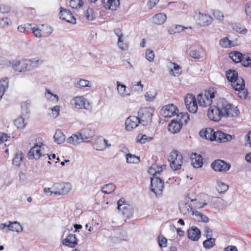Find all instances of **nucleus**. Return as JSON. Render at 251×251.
Returning <instances> with one entry per match:
<instances>
[{
    "label": "nucleus",
    "instance_id": "60",
    "mask_svg": "<svg viewBox=\"0 0 251 251\" xmlns=\"http://www.w3.org/2000/svg\"><path fill=\"white\" fill-rule=\"evenodd\" d=\"M85 15L88 21H93L95 18L94 11L92 8H88L85 12Z\"/></svg>",
    "mask_w": 251,
    "mask_h": 251
},
{
    "label": "nucleus",
    "instance_id": "55",
    "mask_svg": "<svg viewBox=\"0 0 251 251\" xmlns=\"http://www.w3.org/2000/svg\"><path fill=\"white\" fill-rule=\"evenodd\" d=\"M30 106V101L27 100L22 103L21 107L22 108V114H24V112L25 111L26 113H29V108Z\"/></svg>",
    "mask_w": 251,
    "mask_h": 251
},
{
    "label": "nucleus",
    "instance_id": "5",
    "mask_svg": "<svg viewBox=\"0 0 251 251\" xmlns=\"http://www.w3.org/2000/svg\"><path fill=\"white\" fill-rule=\"evenodd\" d=\"M117 209L126 218H130L134 213L133 207L127 203L124 198H121L117 201Z\"/></svg>",
    "mask_w": 251,
    "mask_h": 251
},
{
    "label": "nucleus",
    "instance_id": "30",
    "mask_svg": "<svg viewBox=\"0 0 251 251\" xmlns=\"http://www.w3.org/2000/svg\"><path fill=\"white\" fill-rule=\"evenodd\" d=\"M179 209L180 213L183 215L189 214L192 210L191 206L184 201L179 203Z\"/></svg>",
    "mask_w": 251,
    "mask_h": 251
},
{
    "label": "nucleus",
    "instance_id": "25",
    "mask_svg": "<svg viewBox=\"0 0 251 251\" xmlns=\"http://www.w3.org/2000/svg\"><path fill=\"white\" fill-rule=\"evenodd\" d=\"M103 6L107 9L116 10L120 5V0H107L103 1Z\"/></svg>",
    "mask_w": 251,
    "mask_h": 251
},
{
    "label": "nucleus",
    "instance_id": "34",
    "mask_svg": "<svg viewBox=\"0 0 251 251\" xmlns=\"http://www.w3.org/2000/svg\"><path fill=\"white\" fill-rule=\"evenodd\" d=\"M176 120L182 126L187 123L189 120V116L187 113L181 112L177 114Z\"/></svg>",
    "mask_w": 251,
    "mask_h": 251
},
{
    "label": "nucleus",
    "instance_id": "44",
    "mask_svg": "<svg viewBox=\"0 0 251 251\" xmlns=\"http://www.w3.org/2000/svg\"><path fill=\"white\" fill-rule=\"evenodd\" d=\"M45 97L47 98V99L51 101L56 102L58 100V96L56 94H53L50 90L48 89H46Z\"/></svg>",
    "mask_w": 251,
    "mask_h": 251
},
{
    "label": "nucleus",
    "instance_id": "10",
    "mask_svg": "<svg viewBox=\"0 0 251 251\" xmlns=\"http://www.w3.org/2000/svg\"><path fill=\"white\" fill-rule=\"evenodd\" d=\"M44 60L42 58H34L32 59H24L23 64L25 65V71H30L42 65Z\"/></svg>",
    "mask_w": 251,
    "mask_h": 251
},
{
    "label": "nucleus",
    "instance_id": "3",
    "mask_svg": "<svg viewBox=\"0 0 251 251\" xmlns=\"http://www.w3.org/2000/svg\"><path fill=\"white\" fill-rule=\"evenodd\" d=\"M193 17L198 25L201 26H208L213 21V18L210 15L199 10L195 11Z\"/></svg>",
    "mask_w": 251,
    "mask_h": 251
},
{
    "label": "nucleus",
    "instance_id": "58",
    "mask_svg": "<svg viewBox=\"0 0 251 251\" xmlns=\"http://www.w3.org/2000/svg\"><path fill=\"white\" fill-rule=\"evenodd\" d=\"M145 58L150 62H152L154 58V53L152 50L148 49L145 54Z\"/></svg>",
    "mask_w": 251,
    "mask_h": 251
},
{
    "label": "nucleus",
    "instance_id": "48",
    "mask_svg": "<svg viewBox=\"0 0 251 251\" xmlns=\"http://www.w3.org/2000/svg\"><path fill=\"white\" fill-rule=\"evenodd\" d=\"M216 189L219 193H223L228 190V186L222 181H218Z\"/></svg>",
    "mask_w": 251,
    "mask_h": 251
},
{
    "label": "nucleus",
    "instance_id": "47",
    "mask_svg": "<svg viewBox=\"0 0 251 251\" xmlns=\"http://www.w3.org/2000/svg\"><path fill=\"white\" fill-rule=\"evenodd\" d=\"M191 164L195 168H199L203 165V158H191Z\"/></svg>",
    "mask_w": 251,
    "mask_h": 251
},
{
    "label": "nucleus",
    "instance_id": "7",
    "mask_svg": "<svg viewBox=\"0 0 251 251\" xmlns=\"http://www.w3.org/2000/svg\"><path fill=\"white\" fill-rule=\"evenodd\" d=\"M71 104L77 109L89 110L91 108L89 100L83 96H76L72 98Z\"/></svg>",
    "mask_w": 251,
    "mask_h": 251
},
{
    "label": "nucleus",
    "instance_id": "15",
    "mask_svg": "<svg viewBox=\"0 0 251 251\" xmlns=\"http://www.w3.org/2000/svg\"><path fill=\"white\" fill-rule=\"evenodd\" d=\"M93 148L98 151H102L106 147L111 146L108 144V141L102 137H96L94 141H92Z\"/></svg>",
    "mask_w": 251,
    "mask_h": 251
},
{
    "label": "nucleus",
    "instance_id": "40",
    "mask_svg": "<svg viewBox=\"0 0 251 251\" xmlns=\"http://www.w3.org/2000/svg\"><path fill=\"white\" fill-rule=\"evenodd\" d=\"M9 230L15 232H21L23 230L22 226L17 222H11L8 226Z\"/></svg>",
    "mask_w": 251,
    "mask_h": 251
},
{
    "label": "nucleus",
    "instance_id": "36",
    "mask_svg": "<svg viewBox=\"0 0 251 251\" xmlns=\"http://www.w3.org/2000/svg\"><path fill=\"white\" fill-rule=\"evenodd\" d=\"M153 138L147 136L145 134L139 133L136 137V140L137 142H139L142 144H145L152 140Z\"/></svg>",
    "mask_w": 251,
    "mask_h": 251
},
{
    "label": "nucleus",
    "instance_id": "61",
    "mask_svg": "<svg viewBox=\"0 0 251 251\" xmlns=\"http://www.w3.org/2000/svg\"><path fill=\"white\" fill-rule=\"evenodd\" d=\"M143 88V85H142L141 83V81L139 82H135L134 83L132 84V88L134 91H142Z\"/></svg>",
    "mask_w": 251,
    "mask_h": 251
},
{
    "label": "nucleus",
    "instance_id": "32",
    "mask_svg": "<svg viewBox=\"0 0 251 251\" xmlns=\"http://www.w3.org/2000/svg\"><path fill=\"white\" fill-rule=\"evenodd\" d=\"M229 57L235 63H239L242 61L243 55L239 51H235L230 52L229 53Z\"/></svg>",
    "mask_w": 251,
    "mask_h": 251
},
{
    "label": "nucleus",
    "instance_id": "28",
    "mask_svg": "<svg viewBox=\"0 0 251 251\" xmlns=\"http://www.w3.org/2000/svg\"><path fill=\"white\" fill-rule=\"evenodd\" d=\"M167 19V16L163 13L155 14L152 17L153 23L156 25H161L163 24Z\"/></svg>",
    "mask_w": 251,
    "mask_h": 251
},
{
    "label": "nucleus",
    "instance_id": "54",
    "mask_svg": "<svg viewBox=\"0 0 251 251\" xmlns=\"http://www.w3.org/2000/svg\"><path fill=\"white\" fill-rule=\"evenodd\" d=\"M158 243L160 248L167 247V240L162 235H159L158 237Z\"/></svg>",
    "mask_w": 251,
    "mask_h": 251
},
{
    "label": "nucleus",
    "instance_id": "19",
    "mask_svg": "<svg viewBox=\"0 0 251 251\" xmlns=\"http://www.w3.org/2000/svg\"><path fill=\"white\" fill-rule=\"evenodd\" d=\"M77 241L75 235L70 233L62 240V244L70 248H74L77 245Z\"/></svg>",
    "mask_w": 251,
    "mask_h": 251
},
{
    "label": "nucleus",
    "instance_id": "18",
    "mask_svg": "<svg viewBox=\"0 0 251 251\" xmlns=\"http://www.w3.org/2000/svg\"><path fill=\"white\" fill-rule=\"evenodd\" d=\"M235 136L226 134L222 131L218 130L215 132V139L214 141L220 143H225L231 141Z\"/></svg>",
    "mask_w": 251,
    "mask_h": 251
},
{
    "label": "nucleus",
    "instance_id": "26",
    "mask_svg": "<svg viewBox=\"0 0 251 251\" xmlns=\"http://www.w3.org/2000/svg\"><path fill=\"white\" fill-rule=\"evenodd\" d=\"M182 125L177 120H173L171 123L168 125V130L172 133H175L178 132L182 128Z\"/></svg>",
    "mask_w": 251,
    "mask_h": 251
},
{
    "label": "nucleus",
    "instance_id": "29",
    "mask_svg": "<svg viewBox=\"0 0 251 251\" xmlns=\"http://www.w3.org/2000/svg\"><path fill=\"white\" fill-rule=\"evenodd\" d=\"M24 60L21 61L14 60L11 62V65H12L13 69L17 72H25V65L23 64Z\"/></svg>",
    "mask_w": 251,
    "mask_h": 251
},
{
    "label": "nucleus",
    "instance_id": "20",
    "mask_svg": "<svg viewBox=\"0 0 251 251\" xmlns=\"http://www.w3.org/2000/svg\"><path fill=\"white\" fill-rule=\"evenodd\" d=\"M215 132L212 128H206L200 131V135L201 137L205 139L214 141V139H215Z\"/></svg>",
    "mask_w": 251,
    "mask_h": 251
},
{
    "label": "nucleus",
    "instance_id": "2",
    "mask_svg": "<svg viewBox=\"0 0 251 251\" xmlns=\"http://www.w3.org/2000/svg\"><path fill=\"white\" fill-rule=\"evenodd\" d=\"M154 109L151 107L141 108L138 112V118L141 121L140 124L143 126H147L152 122V117L154 114Z\"/></svg>",
    "mask_w": 251,
    "mask_h": 251
},
{
    "label": "nucleus",
    "instance_id": "9",
    "mask_svg": "<svg viewBox=\"0 0 251 251\" xmlns=\"http://www.w3.org/2000/svg\"><path fill=\"white\" fill-rule=\"evenodd\" d=\"M185 106L187 110L191 113H196L198 110L197 100L194 95L188 94L184 98Z\"/></svg>",
    "mask_w": 251,
    "mask_h": 251
},
{
    "label": "nucleus",
    "instance_id": "33",
    "mask_svg": "<svg viewBox=\"0 0 251 251\" xmlns=\"http://www.w3.org/2000/svg\"><path fill=\"white\" fill-rule=\"evenodd\" d=\"M226 77L227 80L231 83L235 81L239 77L237 72L234 70H228L226 73Z\"/></svg>",
    "mask_w": 251,
    "mask_h": 251
},
{
    "label": "nucleus",
    "instance_id": "49",
    "mask_svg": "<svg viewBox=\"0 0 251 251\" xmlns=\"http://www.w3.org/2000/svg\"><path fill=\"white\" fill-rule=\"evenodd\" d=\"M11 20L8 17H3L0 19V28L5 29L10 24Z\"/></svg>",
    "mask_w": 251,
    "mask_h": 251
},
{
    "label": "nucleus",
    "instance_id": "62",
    "mask_svg": "<svg viewBox=\"0 0 251 251\" xmlns=\"http://www.w3.org/2000/svg\"><path fill=\"white\" fill-rule=\"evenodd\" d=\"M30 29L36 37L40 38L42 36L41 30L38 27H31Z\"/></svg>",
    "mask_w": 251,
    "mask_h": 251
},
{
    "label": "nucleus",
    "instance_id": "46",
    "mask_svg": "<svg viewBox=\"0 0 251 251\" xmlns=\"http://www.w3.org/2000/svg\"><path fill=\"white\" fill-rule=\"evenodd\" d=\"M115 189V186L113 183H109L105 185L101 188V192L105 194H110Z\"/></svg>",
    "mask_w": 251,
    "mask_h": 251
},
{
    "label": "nucleus",
    "instance_id": "50",
    "mask_svg": "<svg viewBox=\"0 0 251 251\" xmlns=\"http://www.w3.org/2000/svg\"><path fill=\"white\" fill-rule=\"evenodd\" d=\"M220 45L223 48H229L231 45V41L227 37L222 38L219 41Z\"/></svg>",
    "mask_w": 251,
    "mask_h": 251
},
{
    "label": "nucleus",
    "instance_id": "21",
    "mask_svg": "<svg viewBox=\"0 0 251 251\" xmlns=\"http://www.w3.org/2000/svg\"><path fill=\"white\" fill-rule=\"evenodd\" d=\"M219 111L217 108V105L210 106L207 111V116L208 118L213 121H219L221 119L220 114H218Z\"/></svg>",
    "mask_w": 251,
    "mask_h": 251
},
{
    "label": "nucleus",
    "instance_id": "57",
    "mask_svg": "<svg viewBox=\"0 0 251 251\" xmlns=\"http://www.w3.org/2000/svg\"><path fill=\"white\" fill-rule=\"evenodd\" d=\"M11 10V6L8 4L2 3L0 4V11L2 13H8Z\"/></svg>",
    "mask_w": 251,
    "mask_h": 251
},
{
    "label": "nucleus",
    "instance_id": "63",
    "mask_svg": "<svg viewBox=\"0 0 251 251\" xmlns=\"http://www.w3.org/2000/svg\"><path fill=\"white\" fill-rule=\"evenodd\" d=\"M156 93H152L151 91H149L146 93L145 95L146 100L149 101H152L155 98Z\"/></svg>",
    "mask_w": 251,
    "mask_h": 251
},
{
    "label": "nucleus",
    "instance_id": "24",
    "mask_svg": "<svg viewBox=\"0 0 251 251\" xmlns=\"http://www.w3.org/2000/svg\"><path fill=\"white\" fill-rule=\"evenodd\" d=\"M183 158H171L169 160L170 165L174 171L179 170L181 169L183 163Z\"/></svg>",
    "mask_w": 251,
    "mask_h": 251
},
{
    "label": "nucleus",
    "instance_id": "14",
    "mask_svg": "<svg viewBox=\"0 0 251 251\" xmlns=\"http://www.w3.org/2000/svg\"><path fill=\"white\" fill-rule=\"evenodd\" d=\"M140 122L137 116L128 117L125 120V129L128 131H132L140 124Z\"/></svg>",
    "mask_w": 251,
    "mask_h": 251
},
{
    "label": "nucleus",
    "instance_id": "6",
    "mask_svg": "<svg viewBox=\"0 0 251 251\" xmlns=\"http://www.w3.org/2000/svg\"><path fill=\"white\" fill-rule=\"evenodd\" d=\"M47 146L41 143L40 144H35L28 152V157H42L45 155L50 157L49 153L47 152Z\"/></svg>",
    "mask_w": 251,
    "mask_h": 251
},
{
    "label": "nucleus",
    "instance_id": "17",
    "mask_svg": "<svg viewBox=\"0 0 251 251\" xmlns=\"http://www.w3.org/2000/svg\"><path fill=\"white\" fill-rule=\"evenodd\" d=\"M81 140L84 142H89V139L95 135V131L90 127H86L80 130L78 133Z\"/></svg>",
    "mask_w": 251,
    "mask_h": 251
},
{
    "label": "nucleus",
    "instance_id": "41",
    "mask_svg": "<svg viewBox=\"0 0 251 251\" xmlns=\"http://www.w3.org/2000/svg\"><path fill=\"white\" fill-rule=\"evenodd\" d=\"M185 27L180 25H174L170 26L168 29V32L170 34L179 33L184 30Z\"/></svg>",
    "mask_w": 251,
    "mask_h": 251
},
{
    "label": "nucleus",
    "instance_id": "16",
    "mask_svg": "<svg viewBox=\"0 0 251 251\" xmlns=\"http://www.w3.org/2000/svg\"><path fill=\"white\" fill-rule=\"evenodd\" d=\"M60 9L59 15L61 19L68 23L75 24V18L70 10L63 7H61Z\"/></svg>",
    "mask_w": 251,
    "mask_h": 251
},
{
    "label": "nucleus",
    "instance_id": "22",
    "mask_svg": "<svg viewBox=\"0 0 251 251\" xmlns=\"http://www.w3.org/2000/svg\"><path fill=\"white\" fill-rule=\"evenodd\" d=\"M166 165L164 164L158 165L155 163L151 165L149 169V173L152 176H155L157 174H160L164 170L166 169Z\"/></svg>",
    "mask_w": 251,
    "mask_h": 251
},
{
    "label": "nucleus",
    "instance_id": "42",
    "mask_svg": "<svg viewBox=\"0 0 251 251\" xmlns=\"http://www.w3.org/2000/svg\"><path fill=\"white\" fill-rule=\"evenodd\" d=\"M15 126L19 129H24L26 123L23 117L21 116L15 119L14 121Z\"/></svg>",
    "mask_w": 251,
    "mask_h": 251
},
{
    "label": "nucleus",
    "instance_id": "4",
    "mask_svg": "<svg viewBox=\"0 0 251 251\" xmlns=\"http://www.w3.org/2000/svg\"><path fill=\"white\" fill-rule=\"evenodd\" d=\"M215 97V92L213 89H209L204 91V94H200L197 96V100L200 106L206 107L211 105L212 99Z\"/></svg>",
    "mask_w": 251,
    "mask_h": 251
},
{
    "label": "nucleus",
    "instance_id": "45",
    "mask_svg": "<svg viewBox=\"0 0 251 251\" xmlns=\"http://www.w3.org/2000/svg\"><path fill=\"white\" fill-rule=\"evenodd\" d=\"M232 27L234 30L242 34H245L248 32V30L244 27H242L239 23L232 24Z\"/></svg>",
    "mask_w": 251,
    "mask_h": 251
},
{
    "label": "nucleus",
    "instance_id": "53",
    "mask_svg": "<svg viewBox=\"0 0 251 251\" xmlns=\"http://www.w3.org/2000/svg\"><path fill=\"white\" fill-rule=\"evenodd\" d=\"M70 4L73 8H76L78 7L82 6L83 1L82 0H70Z\"/></svg>",
    "mask_w": 251,
    "mask_h": 251
},
{
    "label": "nucleus",
    "instance_id": "43",
    "mask_svg": "<svg viewBox=\"0 0 251 251\" xmlns=\"http://www.w3.org/2000/svg\"><path fill=\"white\" fill-rule=\"evenodd\" d=\"M202 49L201 48L192 49L190 50V56L194 59H199L201 57V54L202 53Z\"/></svg>",
    "mask_w": 251,
    "mask_h": 251
},
{
    "label": "nucleus",
    "instance_id": "12",
    "mask_svg": "<svg viewBox=\"0 0 251 251\" xmlns=\"http://www.w3.org/2000/svg\"><path fill=\"white\" fill-rule=\"evenodd\" d=\"M211 167L216 172H225L230 169V165L222 160L217 159L211 163Z\"/></svg>",
    "mask_w": 251,
    "mask_h": 251
},
{
    "label": "nucleus",
    "instance_id": "1",
    "mask_svg": "<svg viewBox=\"0 0 251 251\" xmlns=\"http://www.w3.org/2000/svg\"><path fill=\"white\" fill-rule=\"evenodd\" d=\"M217 108L218 109L221 118L222 117H236L239 113L237 107L229 103L225 99H219L217 102Z\"/></svg>",
    "mask_w": 251,
    "mask_h": 251
},
{
    "label": "nucleus",
    "instance_id": "52",
    "mask_svg": "<svg viewBox=\"0 0 251 251\" xmlns=\"http://www.w3.org/2000/svg\"><path fill=\"white\" fill-rule=\"evenodd\" d=\"M215 239L210 238L203 242V246L206 249H210L215 245Z\"/></svg>",
    "mask_w": 251,
    "mask_h": 251
},
{
    "label": "nucleus",
    "instance_id": "23",
    "mask_svg": "<svg viewBox=\"0 0 251 251\" xmlns=\"http://www.w3.org/2000/svg\"><path fill=\"white\" fill-rule=\"evenodd\" d=\"M188 238L192 241H198L201 236V231L197 227H192L187 231Z\"/></svg>",
    "mask_w": 251,
    "mask_h": 251
},
{
    "label": "nucleus",
    "instance_id": "51",
    "mask_svg": "<svg viewBox=\"0 0 251 251\" xmlns=\"http://www.w3.org/2000/svg\"><path fill=\"white\" fill-rule=\"evenodd\" d=\"M79 136L73 134L67 139V142L70 144L76 145L80 142L79 141L81 140V138H79Z\"/></svg>",
    "mask_w": 251,
    "mask_h": 251
},
{
    "label": "nucleus",
    "instance_id": "37",
    "mask_svg": "<svg viewBox=\"0 0 251 251\" xmlns=\"http://www.w3.org/2000/svg\"><path fill=\"white\" fill-rule=\"evenodd\" d=\"M75 86L78 88H82L85 87H91L90 81L82 78L76 79L75 81Z\"/></svg>",
    "mask_w": 251,
    "mask_h": 251
},
{
    "label": "nucleus",
    "instance_id": "35",
    "mask_svg": "<svg viewBox=\"0 0 251 251\" xmlns=\"http://www.w3.org/2000/svg\"><path fill=\"white\" fill-rule=\"evenodd\" d=\"M54 140L56 143L60 144L63 143L65 140V135L61 130H57L53 136Z\"/></svg>",
    "mask_w": 251,
    "mask_h": 251
},
{
    "label": "nucleus",
    "instance_id": "31",
    "mask_svg": "<svg viewBox=\"0 0 251 251\" xmlns=\"http://www.w3.org/2000/svg\"><path fill=\"white\" fill-rule=\"evenodd\" d=\"M232 85L236 91L243 90L245 86L244 80L242 78H238L232 83Z\"/></svg>",
    "mask_w": 251,
    "mask_h": 251
},
{
    "label": "nucleus",
    "instance_id": "8",
    "mask_svg": "<svg viewBox=\"0 0 251 251\" xmlns=\"http://www.w3.org/2000/svg\"><path fill=\"white\" fill-rule=\"evenodd\" d=\"M51 194L55 195H64L71 190V185L68 183H56L51 188Z\"/></svg>",
    "mask_w": 251,
    "mask_h": 251
},
{
    "label": "nucleus",
    "instance_id": "27",
    "mask_svg": "<svg viewBox=\"0 0 251 251\" xmlns=\"http://www.w3.org/2000/svg\"><path fill=\"white\" fill-rule=\"evenodd\" d=\"M9 86V79L7 77L0 80V100Z\"/></svg>",
    "mask_w": 251,
    "mask_h": 251
},
{
    "label": "nucleus",
    "instance_id": "59",
    "mask_svg": "<svg viewBox=\"0 0 251 251\" xmlns=\"http://www.w3.org/2000/svg\"><path fill=\"white\" fill-rule=\"evenodd\" d=\"M171 63L173 64L174 66V69H171L170 71V74L171 75H173L175 76L179 75L180 74V73L179 72V70L180 69V66L175 63Z\"/></svg>",
    "mask_w": 251,
    "mask_h": 251
},
{
    "label": "nucleus",
    "instance_id": "64",
    "mask_svg": "<svg viewBox=\"0 0 251 251\" xmlns=\"http://www.w3.org/2000/svg\"><path fill=\"white\" fill-rule=\"evenodd\" d=\"M213 15L215 18H216L219 21H223L224 19V14L220 11L219 10H215L213 11Z\"/></svg>",
    "mask_w": 251,
    "mask_h": 251
},
{
    "label": "nucleus",
    "instance_id": "38",
    "mask_svg": "<svg viewBox=\"0 0 251 251\" xmlns=\"http://www.w3.org/2000/svg\"><path fill=\"white\" fill-rule=\"evenodd\" d=\"M193 215L195 216V220L198 222L207 223L209 221L208 218L198 211H193Z\"/></svg>",
    "mask_w": 251,
    "mask_h": 251
},
{
    "label": "nucleus",
    "instance_id": "56",
    "mask_svg": "<svg viewBox=\"0 0 251 251\" xmlns=\"http://www.w3.org/2000/svg\"><path fill=\"white\" fill-rule=\"evenodd\" d=\"M240 62L243 66L246 67H249L251 65V59L248 55H243V58H242V61Z\"/></svg>",
    "mask_w": 251,
    "mask_h": 251
},
{
    "label": "nucleus",
    "instance_id": "13",
    "mask_svg": "<svg viewBox=\"0 0 251 251\" xmlns=\"http://www.w3.org/2000/svg\"><path fill=\"white\" fill-rule=\"evenodd\" d=\"M178 112L177 107L173 104H169L163 106L160 111V114L164 117L174 116Z\"/></svg>",
    "mask_w": 251,
    "mask_h": 251
},
{
    "label": "nucleus",
    "instance_id": "11",
    "mask_svg": "<svg viewBox=\"0 0 251 251\" xmlns=\"http://www.w3.org/2000/svg\"><path fill=\"white\" fill-rule=\"evenodd\" d=\"M151 190L156 195H160L162 193L164 186V181L159 177L154 178H151Z\"/></svg>",
    "mask_w": 251,
    "mask_h": 251
},
{
    "label": "nucleus",
    "instance_id": "39",
    "mask_svg": "<svg viewBox=\"0 0 251 251\" xmlns=\"http://www.w3.org/2000/svg\"><path fill=\"white\" fill-rule=\"evenodd\" d=\"M117 85L118 92L121 96H126L130 95V93L126 91V87L125 85L117 81Z\"/></svg>",
    "mask_w": 251,
    "mask_h": 251
}]
</instances>
